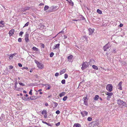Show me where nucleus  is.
<instances>
[{
  "instance_id": "b1692460",
  "label": "nucleus",
  "mask_w": 127,
  "mask_h": 127,
  "mask_svg": "<svg viewBox=\"0 0 127 127\" xmlns=\"http://www.w3.org/2000/svg\"><path fill=\"white\" fill-rule=\"evenodd\" d=\"M92 67L94 69H95L96 70L98 69V68L97 66L95 65H93Z\"/></svg>"
},
{
  "instance_id": "1a4fd4ad",
  "label": "nucleus",
  "mask_w": 127,
  "mask_h": 127,
  "mask_svg": "<svg viewBox=\"0 0 127 127\" xmlns=\"http://www.w3.org/2000/svg\"><path fill=\"white\" fill-rule=\"evenodd\" d=\"M81 40H83L84 41H87V38L86 36H83L81 38Z\"/></svg>"
},
{
  "instance_id": "bb28decb",
  "label": "nucleus",
  "mask_w": 127,
  "mask_h": 127,
  "mask_svg": "<svg viewBox=\"0 0 127 127\" xmlns=\"http://www.w3.org/2000/svg\"><path fill=\"white\" fill-rule=\"evenodd\" d=\"M53 103L54 104V108L56 107L58 105V104L57 103H56L54 102H53Z\"/></svg>"
},
{
  "instance_id": "37998d69",
  "label": "nucleus",
  "mask_w": 127,
  "mask_h": 127,
  "mask_svg": "<svg viewBox=\"0 0 127 127\" xmlns=\"http://www.w3.org/2000/svg\"><path fill=\"white\" fill-rule=\"evenodd\" d=\"M13 55H12V54H11V55H10V56H9V58L10 59H11L12 58H13Z\"/></svg>"
},
{
  "instance_id": "5701e85b",
  "label": "nucleus",
  "mask_w": 127,
  "mask_h": 127,
  "mask_svg": "<svg viewBox=\"0 0 127 127\" xmlns=\"http://www.w3.org/2000/svg\"><path fill=\"white\" fill-rule=\"evenodd\" d=\"M49 6L48 5H45V7L44 8V11H45L46 10H47L48 9H49Z\"/></svg>"
},
{
  "instance_id": "de8ad7c7",
  "label": "nucleus",
  "mask_w": 127,
  "mask_h": 127,
  "mask_svg": "<svg viewBox=\"0 0 127 127\" xmlns=\"http://www.w3.org/2000/svg\"><path fill=\"white\" fill-rule=\"evenodd\" d=\"M4 22L3 21H1L0 22V24L3 25L4 24Z\"/></svg>"
},
{
  "instance_id": "13d9d810",
  "label": "nucleus",
  "mask_w": 127,
  "mask_h": 127,
  "mask_svg": "<svg viewBox=\"0 0 127 127\" xmlns=\"http://www.w3.org/2000/svg\"><path fill=\"white\" fill-rule=\"evenodd\" d=\"M30 8V7H27L25 8V10H29Z\"/></svg>"
},
{
  "instance_id": "7ed1b4c3",
  "label": "nucleus",
  "mask_w": 127,
  "mask_h": 127,
  "mask_svg": "<svg viewBox=\"0 0 127 127\" xmlns=\"http://www.w3.org/2000/svg\"><path fill=\"white\" fill-rule=\"evenodd\" d=\"M86 63H87L88 64L87 62H83L82 65V67H81V69L83 70L87 68V66L88 65V64L87 65Z\"/></svg>"
},
{
  "instance_id": "603ef678",
  "label": "nucleus",
  "mask_w": 127,
  "mask_h": 127,
  "mask_svg": "<svg viewBox=\"0 0 127 127\" xmlns=\"http://www.w3.org/2000/svg\"><path fill=\"white\" fill-rule=\"evenodd\" d=\"M32 90L31 89L30 90V91L29 92V94L30 95H32Z\"/></svg>"
},
{
  "instance_id": "aec40b11",
  "label": "nucleus",
  "mask_w": 127,
  "mask_h": 127,
  "mask_svg": "<svg viewBox=\"0 0 127 127\" xmlns=\"http://www.w3.org/2000/svg\"><path fill=\"white\" fill-rule=\"evenodd\" d=\"M32 100L38 98V97H36L35 95H33L31 96Z\"/></svg>"
},
{
  "instance_id": "e2e57ef3",
  "label": "nucleus",
  "mask_w": 127,
  "mask_h": 127,
  "mask_svg": "<svg viewBox=\"0 0 127 127\" xmlns=\"http://www.w3.org/2000/svg\"><path fill=\"white\" fill-rule=\"evenodd\" d=\"M9 68H10V69H12L13 68V66H12V65H10L9 66Z\"/></svg>"
},
{
  "instance_id": "c03bdc74",
  "label": "nucleus",
  "mask_w": 127,
  "mask_h": 127,
  "mask_svg": "<svg viewBox=\"0 0 127 127\" xmlns=\"http://www.w3.org/2000/svg\"><path fill=\"white\" fill-rule=\"evenodd\" d=\"M122 64L125 65H127V63L125 62H122Z\"/></svg>"
},
{
  "instance_id": "7c9ffc66",
  "label": "nucleus",
  "mask_w": 127,
  "mask_h": 127,
  "mask_svg": "<svg viewBox=\"0 0 127 127\" xmlns=\"http://www.w3.org/2000/svg\"><path fill=\"white\" fill-rule=\"evenodd\" d=\"M80 20H84L85 19V18L84 17H83L82 15L80 17Z\"/></svg>"
},
{
  "instance_id": "3c124183",
  "label": "nucleus",
  "mask_w": 127,
  "mask_h": 127,
  "mask_svg": "<svg viewBox=\"0 0 127 127\" xmlns=\"http://www.w3.org/2000/svg\"><path fill=\"white\" fill-rule=\"evenodd\" d=\"M34 61L35 63L37 64V65H38V64L40 63L38 61L36 60H34Z\"/></svg>"
},
{
  "instance_id": "9b49d317",
  "label": "nucleus",
  "mask_w": 127,
  "mask_h": 127,
  "mask_svg": "<svg viewBox=\"0 0 127 127\" xmlns=\"http://www.w3.org/2000/svg\"><path fill=\"white\" fill-rule=\"evenodd\" d=\"M89 35L92 34L93 33L94 31V29H92L91 28L89 29Z\"/></svg>"
},
{
  "instance_id": "49530a36",
  "label": "nucleus",
  "mask_w": 127,
  "mask_h": 127,
  "mask_svg": "<svg viewBox=\"0 0 127 127\" xmlns=\"http://www.w3.org/2000/svg\"><path fill=\"white\" fill-rule=\"evenodd\" d=\"M18 83L21 86H25V85L23 83H20L19 82H18Z\"/></svg>"
},
{
  "instance_id": "f704fd0d",
  "label": "nucleus",
  "mask_w": 127,
  "mask_h": 127,
  "mask_svg": "<svg viewBox=\"0 0 127 127\" xmlns=\"http://www.w3.org/2000/svg\"><path fill=\"white\" fill-rule=\"evenodd\" d=\"M29 35L27 32H26V34L25 35V38H28Z\"/></svg>"
},
{
  "instance_id": "864d4df0",
  "label": "nucleus",
  "mask_w": 127,
  "mask_h": 127,
  "mask_svg": "<svg viewBox=\"0 0 127 127\" xmlns=\"http://www.w3.org/2000/svg\"><path fill=\"white\" fill-rule=\"evenodd\" d=\"M40 44L41 45V46L43 48H44V47H45V45H44L43 44V43H41Z\"/></svg>"
},
{
  "instance_id": "f03ea898",
  "label": "nucleus",
  "mask_w": 127,
  "mask_h": 127,
  "mask_svg": "<svg viewBox=\"0 0 127 127\" xmlns=\"http://www.w3.org/2000/svg\"><path fill=\"white\" fill-rule=\"evenodd\" d=\"M99 124V123L98 122H97V121H94L92 122L89 125L90 126L91 125V127H93L95 126L98 125Z\"/></svg>"
},
{
  "instance_id": "ddd939ff",
  "label": "nucleus",
  "mask_w": 127,
  "mask_h": 127,
  "mask_svg": "<svg viewBox=\"0 0 127 127\" xmlns=\"http://www.w3.org/2000/svg\"><path fill=\"white\" fill-rule=\"evenodd\" d=\"M72 58L73 56L71 55L68 56L67 57V59L68 60V61L70 62L71 61V60L72 59Z\"/></svg>"
},
{
  "instance_id": "f257e3e1",
  "label": "nucleus",
  "mask_w": 127,
  "mask_h": 127,
  "mask_svg": "<svg viewBox=\"0 0 127 127\" xmlns=\"http://www.w3.org/2000/svg\"><path fill=\"white\" fill-rule=\"evenodd\" d=\"M113 86L112 84H108L106 86V89L109 92H111L112 90Z\"/></svg>"
},
{
  "instance_id": "680f3d73",
  "label": "nucleus",
  "mask_w": 127,
  "mask_h": 127,
  "mask_svg": "<svg viewBox=\"0 0 127 127\" xmlns=\"http://www.w3.org/2000/svg\"><path fill=\"white\" fill-rule=\"evenodd\" d=\"M116 49L115 48H114L112 51V52L113 53H115L116 52L115 51Z\"/></svg>"
},
{
  "instance_id": "f8f14e48",
  "label": "nucleus",
  "mask_w": 127,
  "mask_h": 127,
  "mask_svg": "<svg viewBox=\"0 0 127 127\" xmlns=\"http://www.w3.org/2000/svg\"><path fill=\"white\" fill-rule=\"evenodd\" d=\"M39 69H42L43 68V64L41 63H39L37 65Z\"/></svg>"
},
{
  "instance_id": "774afa93",
  "label": "nucleus",
  "mask_w": 127,
  "mask_h": 127,
  "mask_svg": "<svg viewBox=\"0 0 127 127\" xmlns=\"http://www.w3.org/2000/svg\"><path fill=\"white\" fill-rule=\"evenodd\" d=\"M123 26V24L121 23L119 25L120 27H122Z\"/></svg>"
},
{
  "instance_id": "39448f33",
  "label": "nucleus",
  "mask_w": 127,
  "mask_h": 127,
  "mask_svg": "<svg viewBox=\"0 0 127 127\" xmlns=\"http://www.w3.org/2000/svg\"><path fill=\"white\" fill-rule=\"evenodd\" d=\"M107 44H106L103 48L104 51H107L109 48V47L108 46Z\"/></svg>"
},
{
  "instance_id": "72a5a7b5",
  "label": "nucleus",
  "mask_w": 127,
  "mask_h": 127,
  "mask_svg": "<svg viewBox=\"0 0 127 127\" xmlns=\"http://www.w3.org/2000/svg\"><path fill=\"white\" fill-rule=\"evenodd\" d=\"M54 55V53L53 52H52L50 53V56L51 57H52Z\"/></svg>"
},
{
  "instance_id": "79ce46f5",
  "label": "nucleus",
  "mask_w": 127,
  "mask_h": 127,
  "mask_svg": "<svg viewBox=\"0 0 127 127\" xmlns=\"http://www.w3.org/2000/svg\"><path fill=\"white\" fill-rule=\"evenodd\" d=\"M22 69H26L27 70H28V67H22Z\"/></svg>"
},
{
  "instance_id": "9d476101",
  "label": "nucleus",
  "mask_w": 127,
  "mask_h": 127,
  "mask_svg": "<svg viewBox=\"0 0 127 127\" xmlns=\"http://www.w3.org/2000/svg\"><path fill=\"white\" fill-rule=\"evenodd\" d=\"M54 8V7L51 6L50 7H49V9L48 11V12H50L53 11Z\"/></svg>"
},
{
  "instance_id": "4be33fe9",
  "label": "nucleus",
  "mask_w": 127,
  "mask_h": 127,
  "mask_svg": "<svg viewBox=\"0 0 127 127\" xmlns=\"http://www.w3.org/2000/svg\"><path fill=\"white\" fill-rule=\"evenodd\" d=\"M123 106L127 107V103H126L125 102V103H122V107H122Z\"/></svg>"
},
{
  "instance_id": "ea45409f",
  "label": "nucleus",
  "mask_w": 127,
  "mask_h": 127,
  "mask_svg": "<svg viewBox=\"0 0 127 127\" xmlns=\"http://www.w3.org/2000/svg\"><path fill=\"white\" fill-rule=\"evenodd\" d=\"M68 77V75L66 73L65 74H64V78L65 79H66Z\"/></svg>"
},
{
  "instance_id": "f3484780",
  "label": "nucleus",
  "mask_w": 127,
  "mask_h": 127,
  "mask_svg": "<svg viewBox=\"0 0 127 127\" xmlns=\"http://www.w3.org/2000/svg\"><path fill=\"white\" fill-rule=\"evenodd\" d=\"M42 122L44 124H47V125H48V126H52V125L51 124H50L49 123H47L45 122L44 121H42Z\"/></svg>"
},
{
  "instance_id": "bf43d9fd",
  "label": "nucleus",
  "mask_w": 127,
  "mask_h": 127,
  "mask_svg": "<svg viewBox=\"0 0 127 127\" xmlns=\"http://www.w3.org/2000/svg\"><path fill=\"white\" fill-rule=\"evenodd\" d=\"M18 66L20 67H21L22 66V64L21 63H18Z\"/></svg>"
},
{
  "instance_id": "cd10ccee",
  "label": "nucleus",
  "mask_w": 127,
  "mask_h": 127,
  "mask_svg": "<svg viewBox=\"0 0 127 127\" xmlns=\"http://www.w3.org/2000/svg\"><path fill=\"white\" fill-rule=\"evenodd\" d=\"M25 40L27 43H28L29 41V39L28 38H25Z\"/></svg>"
},
{
  "instance_id": "052dcab7",
  "label": "nucleus",
  "mask_w": 127,
  "mask_h": 127,
  "mask_svg": "<svg viewBox=\"0 0 127 127\" xmlns=\"http://www.w3.org/2000/svg\"><path fill=\"white\" fill-rule=\"evenodd\" d=\"M111 98V96H107V100H109L110 99V98Z\"/></svg>"
},
{
  "instance_id": "2f4dec72",
  "label": "nucleus",
  "mask_w": 127,
  "mask_h": 127,
  "mask_svg": "<svg viewBox=\"0 0 127 127\" xmlns=\"http://www.w3.org/2000/svg\"><path fill=\"white\" fill-rule=\"evenodd\" d=\"M32 100L31 96L30 97H27L26 98V101L30 100Z\"/></svg>"
},
{
  "instance_id": "dca6fc26",
  "label": "nucleus",
  "mask_w": 127,
  "mask_h": 127,
  "mask_svg": "<svg viewBox=\"0 0 127 127\" xmlns=\"http://www.w3.org/2000/svg\"><path fill=\"white\" fill-rule=\"evenodd\" d=\"M66 69H63L60 72V75H62L63 73H65L66 71Z\"/></svg>"
},
{
  "instance_id": "4c0bfd02",
  "label": "nucleus",
  "mask_w": 127,
  "mask_h": 127,
  "mask_svg": "<svg viewBox=\"0 0 127 127\" xmlns=\"http://www.w3.org/2000/svg\"><path fill=\"white\" fill-rule=\"evenodd\" d=\"M61 83L63 84H64L65 83V80L64 79L63 80L61 81Z\"/></svg>"
},
{
  "instance_id": "5fc2aeb1",
  "label": "nucleus",
  "mask_w": 127,
  "mask_h": 127,
  "mask_svg": "<svg viewBox=\"0 0 127 127\" xmlns=\"http://www.w3.org/2000/svg\"><path fill=\"white\" fill-rule=\"evenodd\" d=\"M60 113V111L59 110H57L56 112V113L57 114H59Z\"/></svg>"
},
{
  "instance_id": "4468645a",
  "label": "nucleus",
  "mask_w": 127,
  "mask_h": 127,
  "mask_svg": "<svg viewBox=\"0 0 127 127\" xmlns=\"http://www.w3.org/2000/svg\"><path fill=\"white\" fill-rule=\"evenodd\" d=\"M81 127V126L78 123H75L73 127Z\"/></svg>"
},
{
  "instance_id": "473e14b6",
  "label": "nucleus",
  "mask_w": 127,
  "mask_h": 127,
  "mask_svg": "<svg viewBox=\"0 0 127 127\" xmlns=\"http://www.w3.org/2000/svg\"><path fill=\"white\" fill-rule=\"evenodd\" d=\"M60 46V44L59 43L58 44L56 45L55 46V48H59Z\"/></svg>"
},
{
  "instance_id": "20e7f679",
  "label": "nucleus",
  "mask_w": 127,
  "mask_h": 127,
  "mask_svg": "<svg viewBox=\"0 0 127 127\" xmlns=\"http://www.w3.org/2000/svg\"><path fill=\"white\" fill-rule=\"evenodd\" d=\"M123 103H125V102L123 101L121 99H119L117 100V103L120 107H122V104Z\"/></svg>"
},
{
  "instance_id": "a211bd4d",
  "label": "nucleus",
  "mask_w": 127,
  "mask_h": 127,
  "mask_svg": "<svg viewBox=\"0 0 127 127\" xmlns=\"http://www.w3.org/2000/svg\"><path fill=\"white\" fill-rule=\"evenodd\" d=\"M99 98V96L98 95H96L95 97L94 98V100H96L98 99Z\"/></svg>"
},
{
  "instance_id": "e433bc0d",
  "label": "nucleus",
  "mask_w": 127,
  "mask_h": 127,
  "mask_svg": "<svg viewBox=\"0 0 127 127\" xmlns=\"http://www.w3.org/2000/svg\"><path fill=\"white\" fill-rule=\"evenodd\" d=\"M84 103L85 105H86V106H88V104L87 103V101L86 100H84Z\"/></svg>"
},
{
  "instance_id": "58836bf2",
  "label": "nucleus",
  "mask_w": 127,
  "mask_h": 127,
  "mask_svg": "<svg viewBox=\"0 0 127 127\" xmlns=\"http://www.w3.org/2000/svg\"><path fill=\"white\" fill-rule=\"evenodd\" d=\"M18 84L17 82V80H16V81L15 82V83H14V84L15 85V88H17V84Z\"/></svg>"
},
{
  "instance_id": "6e6552de",
  "label": "nucleus",
  "mask_w": 127,
  "mask_h": 127,
  "mask_svg": "<svg viewBox=\"0 0 127 127\" xmlns=\"http://www.w3.org/2000/svg\"><path fill=\"white\" fill-rule=\"evenodd\" d=\"M82 115V116L84 117V114H85L86 115H87L88 113L86 111H84L83 112H81L80 113Z\"/></svg>"
},
{
  "instance_id": "c756f323",
  "label": "nucleus",
  "mask_w": 127,
  "mask_h": 127,
  "mask_svg": "<svg viewBox=\"0 0 127 127\" xmlns=\"http://www.w3.org/2000/svg\"><path fill=\"white\" fill-rule=\"evenodd\" d=\"M42 114L43 115L44 114H47V112L45 110L43 111L42 112Z\"/></svg>"
},
{
  "instance_id": "4d7b16f0",
  "label": "nucleus",
  "mask_w": 127,
  "mask_h": 127,
  "mask_svg": "<svg viewBox=\"0 0 127 127\" xmlns=\"http://www.w3.org/2000/svg\"><path fill=\"white\" fill-rule=\"evenodd\" d=\"M60 124V122H59L57 124H56V126H59Z\"/></svg>"
},
{
  "instance_id": "a878e982",
  "label": "nucleus",
  "mask_w": 127,
  "mask_h": 127,
  "mask_svg": "<svg viewBox=\"0 0 127 127\" xmlns=\"http://www.w3.org/2000/svg\"><path fill=\"white\" fill-rule=\"evenodd\" d=\"M32 49L34 50V51H38V48H36L35 47H32Z\"/></svg>"
},
{
  "instance_id": "6ab92c4d",
  "label": "nucleus",
  "mask_w": 127,
  "mask_h": 127,
  "mask_svg": "<svg viewBox=\"0 0 127 127\" xmlns=\"http://www.w3.org/2000/svg\"><path fill=\"white\" fill-rule=\"evenodd\" d=\"M106 95H108V96H111L113 95V93H110L109 92H107L106 93Z\"/></svg>"
},
{
  "instance_id": "2eb2a0df",
  "label": "nucleus",
  "mask_w": 127,
  "mask_h": 127,
  "mask_svg": "<svg viewBox=\"0 0 127 127\" xmlns=\"http://www.w3.org/2000/svg\"><path fill=\"white\" fill-rule=\"evenodd\" d=\"M65 94V92H63L62 93L60 94L59 95V96L60 97H61L62 96H64Z\"/></svg>"
},
{
  "instance_id": "a19ab883",
  "label": "nucleus",
  "mask_w": 127,
  "mask_h": 127,
  "mask_svg": "<svg viewBox=\"0 0 127 127\" xmlns=\"http://www.w3.org/2000/svg\"><path fill=\"white\" fill-rule=\"evenodd\" d=\"M22 99L26 101V98L24 96L22 97Z\"/></svg>"
},
{
  "instance_id": "8fccbe9b",
  "label": "nucleus",
  "mask_w": 127,
  "mask_h": 127,
  "mask_svg": "<svg viewBox=\"0 0 127 127\" xmlns=\"http://www.w3.org/2000/svg\"><path fill=\"white\" fill-rule=\"evenodd\" d=\"M22 38H19L18 39V41L19 42H22Z\"/></svg>"
},
{
  "instance_id": "412c9836",
  "label": "nucleus",
  "mask_w": 127,
  "mask_h": 127,
  "mask_svg": "<svg viewBox=\"0 0 127 127\" xmlns=\"http://www.w3.org/2000/svg\"><path fill=\"white\" fill-rule=\"evenodd\" d=\"M68 3L70 5L72 6H73V2L71 0H69L68 1Z\"/></svg>"
},
{
  "instance_id": "338daca9",
  "label": "nucleus",
  "mask_w": 127,
  "mask_h": 127,
  "mask_svg": "<svg viewBox=\"0 0 127 127\" xmlns=\"http://www.w3.org/2000/svg\"><path fill=\"white\" fill-rule=\"evenodd\" d=\"M34 77H35L36 78H37L38 77V75L37 74L35 75H34Z\"/></svg>"
},
{
  "instance_id": "c85d7f7f",
  "label": "nucleus",
  "mask_w": 127,
  "mask_h": 127,
  "mask_svg": "<svg viewBox=\"0 0 127 127\" xmlns=\"http://www.w3.org/2000/svg\"><path fill=\"white\" fill-rule=\"evenodd\" d=\"M67 98V96H65L63 98V100L64 101H65L66 100Z\"/></svg>"
},
{
  "instance_id": "6e6d98bb",
  "label": "nucleus",
  "mask_w": 127,
  "mask_h": 127,
  "mask_svg": "<svg viewBox=\"0 0 127 127\" xmlns=\"http://www.w3.org/2000/svg\"><path fill=\"white\" fill-rule=\"evenodd\" d=\"M59 73L58 72H57L55 74V76L56 77H57L59 75Z\"/></svg>"
},
{
  "instance_id": "a18cd8bd",
  "label": "nucleus",
  "mask_w": 127,
  "mask_h": 127,
  "mask_svg": "<svg viewBox=\"0 0 127 127\" xmlns=\"http://www.w3.org/2000/svg\"><path fill=\"white\" fill-rule=\"evenodd\" d=\"M29 24V22H27L25 24L24 26L23 27H25L27 26H28Z\"/></svg>"
},
{
  "instance_id": "0e129e2a",
  "label": "nucleus",
  "mask_w": 127,
  "mask_h": 127,
  "mask_svg": "<svg viewBox=\"0 0 127 127\" xmlns=\"http://www.w3.org/2000/svg\"><path fill=\"white\" fill-rule=\"evenodd\" d=\"M87 96L84 97L83 98V99H84V100H86L87 99Z\"/></svg>"
},
{
  "instance_id": "393cba45",
  "label": "nucleus",
  "mask_w": 127,
  "mask_h": 127,
  "mask_svg": "<svg viewBox=\"0 0 127 127\" xmlns=\"http://www.w3.org/2000/svg\"><path fill=\"white\" fill-rule=\"evenodd\" d=\"M97 13H98V14H101L102 13V11L101 10H100L99 9H97Z\"/></svg>"
},
{
  "instance_id": "c9c22d12",
  "label": "nucleus",
  "mask_w": 127,
  "mask_h": 127,
  "mask_svg": "<svg viewBox=\"0 0 127 127\" xmlns=\"http://www.w3.org/2000/svg\"><path fill=\"white\" fill-rule=\"evenodd\" d=\"M92 118H91L90 117H89L87 118L88 120L89 121H91L92 120Z\"/></svg>"
},
{
  "instance_id": "0eeeda50",
  "label": "nucleus",
  "mask_w": 127,
  "mask_h": 127,
  "mask_svg": "<svg viewBox=\"0 0 127 127\" xmlns=\"http://www.w3.org/2000/svg\"><path fill=\"white\" fill-rule=\"evenodd\" d=\"M14 31L15 30L14 29H12L9 31V33L10 36L13 35L14 34Z\"/></svg>"
},
{
  "instance_id": "423d86ee",
  "label": "nucleus",
  "mask_w": 127,
  "mask_h": 127,
  "mask_svg": "<svg viewBox=\"0 0 127 127\" xmlns=\"http://www.w3.org/2000/svg\"><path fill=\"white\" fill-rule=\"evenodd\" d=\"M122 81H121L118 85L117 87L118 88V89H120V90L122 89Z\"/></svg>"
},
{
  "instance_id": "69168bd1",
  "label": "nucleus",
  "mask_w": 127,
  "mask_h": 127,
  "mask_svg": "<svg viewBox=\"0 0 127 127\" xmlns=\"http://www.w3.org/2000/svg\"><path fill=\"white\" fill-rule=\"evenodd\" d=\"M95 61L94 60H90V62L89 63H90V62H94Z\"/></svg>"
},
{
  "instance_id": "09e8293b",
  "label": "nucleus",
  "mask_w": 127,
  "mask_h": 127,
  "mask_svg": "<svg viewBox=\"0 0 127 127\" xmlns=\"http://www.w3.org/2000/svg\"><path fill=\"white\" fill-rule=\"evenodd\" d=\"M24 32H20V33H19V35L20 36L22 35L23 34Z\"/></svg>"
}]
</instances>
